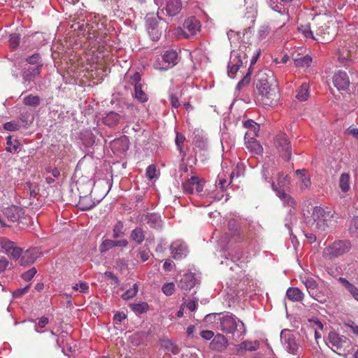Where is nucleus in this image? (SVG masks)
<instances>
[{
  "label": "nucleus",
  "mask_w": 358,
  "mask_h": 358,
  "mask_svg": "<svg viewBox=\"0 0 358 358\" xmlns=\"http://www.w3.org/2000/svg\"><path fill=\"white\" fill-rule=\"evenodd\" d=\"M123 229H124L123 222H122L120 221L117 222L113 227V237L114 238H119V237L123 236L124 234Z\"/></svg>",
  "instance_id": "09e8293b"
},
{
  "label": "nucleus",
  "mask_w": 358,
  "mask_h": 358,
  "mask_svg": "<svg viewBox=\"0 0 358 358\" xmlns=\"http://www.w3.org/2000/svg\"><path fill=\"white\" fill-rule=\"evenodd\" d=\"M351 249V243L348 240H338L324 248L322 256L327 259H334L348 253Z\"/></svg>",
  "instance_id": "7ed1b4c3"
},
{
  "label": "nucleus",
  "mask_w": 358,
  "mask_h": 358,
  "mask_svg": "<svg viewBox=\"0 0 358 358\" xmlns=\"http://www.w3.org/2000/svg\"><path fill=\"white\" fill-rule=\"evenodd\" d=\"M96 186L94 185L89 195L80 196L78 206L82 210H89L99 203L106 195L108 191L104 190L101 195L94 200V196L96 194Z\"/></svg>",
  "instance_id": "6e6552de"
},
{
  "label": "nucleus",
  "mask_w": 358,
  "mask_h": 358,
  "mask_svg": "<svg viewBox=\"0 0 358 358\" xmlns=\"http://www.w3.org/2000/svg\"><path fill=\"white\" fill-rule=\"evenodd\" d=\"M138 291V285L136 284H134L132 288L127 290L125 292L122 294V298L125 301L132 299L136 295Z\"/></svg>",
  "instance_id": "49530a36"
},
{
  "label": "nucleus",
  "mask_w": 358,
  "mask_h": 358,
  "mask_svg": "<svg viewBox=\"0 0 358 358\" xmlns=\"http://www.w3.org/2000/svg\"><path fill=\"white\" fill-rule=\"evenodd\" d=\"M184 29L178 28L176 34L183 38H189L195 35L200 29V22L194 17L187 18L183 24Z\"/></svg>",
  "instance_id": "1a4fd4ad"
},
{
  "label": "nucleus",
  "mask_w": 358,
  "mask_h": 358,
  "mask_svg": "<svg viewBox=\"0 0 358 358\" xmlns=\"http://www.w3.org/2000/svg\"><path fill=\"white\" fill-rule=\"evenodd\" d=\"M338 282L350 293V294L358 301V287L350 282L346 278L340 277Z\"/></svg>",
  "instance_id": "cd10ccee"
},
{
  "label": "nucleus",
  "mask_w": 358,
  "mask_h": 358,
  "mask_svg": "<svg viewBox=\"0 0 358 358\" xmlns=\"http://www.w3.org/2000/svg\"><path fill=\"white\" fill-rule=\"evenodd\" d=\"M287 349L290 353L293 355L296 354L298 350V345L293 337H288L287 341Z\"/></svg>",
  "instance_id": "8fccbe9b"
},
{
  "label": "nucleus",
  "mask_w": 358,
  "mask_h": 358,
  "mask_svg": "<svg viewBox=\"0 0 358 358\" xmlns=\"http://www.w3.org/2000/svg\"><path fill=\"white\" fill-rule=\"evenodd\" d=\"M29 288V285H27L24 288L17 289L13 292V295L15 298H20L27 292Z\"/></svg>",
  "instance_id": "774afa93"
},
{
  "label": "nucleus",
  "mask_w": 358,
  "mask_h": 358,
  "mask_svg": "<svg viewBox=\"0 0 358 358\" xmlns=\"http://www.w3.org/2000/svg\"><path fill=\"white\" fill-rule=\"evenodd\" d=\"M178 57V52L176 50H166L162 56L164 64L161 66L159 63H155L154 67L156 69L166 71L177 64Z\"/></svg>",
  "instance_id": "f8f14e48"
},
{
  "label": "nucleus",
  "mask_w": 358,
  "mask_h": 358,
  "mask_svg": "<svg viewBox=\"0 0 358 358\" xmlns=\"http://www.w3.org/2000/svg\"><path fill=\"white\" fill-rule=\"evenodd\" d=\"M196 278L192 273L184 274L178 282V287L185 291L190 290L195 286Z\"/></svg>",
  "instance_id": "aec40b11"
},
{
  "label": "nucleus",
  "mask_w": 358,
  "mask_h": 358,
  "mask_svg": "<svg viewBox=\"0 0 358 358\" xmlns=\"http://www.w3.org/2000/svg\"><path fill=\"white\" fill-rule=\"evenodd\" d=\"M8 254H10L14 259H19L20 257H22V249L15 245L13 249H12Z\"/></svg>",
  "instance_id": "0e129e2a"
},
{
  "label": "nucleus",
  "mask_w": 358,
  "mask_h": 358,
  "mask_svg": "<svg viewBox=\"0 0 358 358\" xmlns=\"http://www.w3.org/2000/svg\"><path fill=\"white\" fill-rule=\"evenodd\" d=\"M73 289L76 291H79L81 293H87L89 292V286L87 282H80L76 284Z\"/></svg>",
  "instance_id": "052dcab7"
},
{
  "label": "nucleus",
  "mask_w": 358,
  "mask_h": 358,
  "mask_svg": "<svg viewBox=\"0 0 358 358\" xmlns=\"http://www.w3.org/2000/svg\"><path fill=\"white\" fill-rule=\"evenodd\" d=\"M48 323L49 319L47 317H41L38 319V321L35 326V331L38 333H42L40 329L44 328Z\"/></svg>",
  "instance_id": "864d4df0"
},
{
  "label": "nucleus",
  "mask_w": 358,
  "mask_h": 358,
  "mask_svg": "<svg viewBox=\"0 0 358 358\" xmlns=\"http://www.w3.org/2000/svg\"><path fill=\"white\" fill-rule=\"evenodd\" d=\"M259 100L264 106H273L276 105L279 100V92L278 85H271V87L258 92Z\"/></svg>",
  "instance_id": "9d476101"
},
{
  "label": "nucleus",
  "mask_w": 358,
  "mask_h": 358,
  "mask_svg": "<svg viewBox=\"0 0 358 358\" xmlns=\"http://www.w3.org/2000/svg\"><path fill=\"white\" fill-rule=\"evenodd\" d=\"M278 189L285 190V188L289 185V180L287 175L283 173H278L277 178V184H275Z\"/></svg>",
  "instance_id": "a19ab883"
},
{
  "label": "nucleus",
  "mask_w": 358,
  "mask_h": 358,
  "mask_svg": "<svg viewBox=\"0 0 358 358\" xmlns=\"http://www.w3.org/2000/svg\"><path fill=\"white\" fill-rule=\"evenodd\" d=\"M229 345L227 338L222 334H216L210 343V348L212 350L223 352Z\"/></svg>",
  "instance_id": "dca6fc26"
},
{
  "label": "nucleus",
  "mask_w": 358,
  "mask_h": 358,
  "mask_svg": "<svg viewBox=\"0 0 358 358\" xmlns=\"http://www.w3.org/2000/svg\"><path fill=\"white\" fill-rule=\"evenodd\" d=\"M243 124L244 127L248 129L245 134L246 139L252 136H258V133L260 129L259 124L256 123L252 120H248L245 121Z\"/></svg>",
  "instance_id": "393cba45"
},
{
  "label": "nucleus",
  "mask_w": 358,
  "mask_h": 358,
  "mask_svg": "<svg viewBox=\"0 0 358 358\" xmlns=\"http://www.w3.org/2000/svg\"><path fill=\"white\" fill-rule=\"evenodd\" d=\"M146 27L148 32L152 41H158L162 35V30L159 28L158 22L155 17H148L146 19Z\"/></svg>",
  "instance_id": "2eb2a0df"
},
{
  "label": "nucleus",
  "mask_w": 358,
  "mask_h": 358,
  "mask_svg": "<svg viewBox=\"0 0 358 358\" xmlns=\"http://www.w3.org/2000/svg\"><path fill=\"white\" fill-rule=\"evenodd\" d=\"M274 145L280 155L285 160H289L292 156V148L289 141L284 133H280L274 138Z\"/></svg>",
  "instance_id": "0eeeda50"
},
{
  "label": "nucleus",
  "mask_w": 358,
  "mask_h": 358,
  "mask_svg": "<svg viewBox=\"0 0 358 358\" xmlns=\"http://www.w3.org/2000/svg\"><path fill=\"white\" fill-rule=\"evenodd\" d=\"M182 8L180 0H168L166 10L169 15L175 16L178 14Z\"/></svg>",
  "instance_id": "b1692460"
},
{
  "label": "nucleus",
  "mask_w": 358,
  "mask_h": 358,
  "mask_svg": "<svg viewBox=\"0 0 358 358\" xmlns=\"http://www.w3.org/2000/svg\"><path fill=\"white\" fill-rule=\"evenodd\" d=\"M258 348V343L257 342L252 341H243L237 348V352L239 354H243L246 351H255Z\"/></svg>",
  "instance_id": "c85d7f7f"
},
{
  "label": "nucleus",
  "mask_w": 358,
  "mask_h": 358,
  "mask_svg": "<svg viewBox=\"0 0 358 358\" xmlns=\"http://www.w3.org/2000/svg\"><path fill=\"white\" fill-rule=\"evenodd\" d=\"M315 41L322 43H327L332 40L336 35V27L334 23L328 22L322 23L315 20Z\"/></svg>",
  "instance_id": "20e7f679"
},
{
  "label": "nucleus",
  "mask_w": 358,
  "mask_h": 358,
  "mask_svg": "<svg viewBox=\"0 0 358 358\" xmlns=\"http://www.w3.org/2000/svg\"><path fill=\"white\" fill-rule=\"evenodd\" d=\"M36 258V250L35 249H29L22 254L20 263L21 265L32 264L35 262Z\"/></svg>",
  "instance_id": "a878e982"
},
{
  "label": "nucleus",
  "mask_w": 358,
  "mask_h": 358,
  "mask_svg": "<svg viewBox=\"0 0 358 358\" xmlns=\"http://www.w3.org/2000/svg\"><path fill=\"white\" fill-rule=\"evenodd\" d=\"M250 75L251 73L250 71L246 73V75L240 80L237 85V90H241L245 87L248 86L250 82Z\"/></svg>",
  "instance_id": "3c124183"
},
{
  "label": "nucleus",
  "mask_w": 358,
  "mask_h": 358,
  "mask_svg": "<svg viewBox=\"0 0 358 358\" xmlns=\"http://www.w3.org/2000/svg\"><path fill=\"white\" fill-rule=\"evenodd\" d=\"M308 89V84L306 83H303L299 87V89L296 90V99L300 101H306L309 96Z\"/></svg>",
  "instance_id": "473e14b6"
},
{
  "label": "nucleus",
  "mask_w": 358,
  "mask_h": 358,
  "mask_svg": "<svg viewBox=\"0 0 358 358\" xmlns=\"http://www.w3.org/2000/svg\"><path fill=\"white\" fill-rule=\"evenodd\" d=\"M271 85H278L273 73L268 69L260 71L257 75L256 87L258 92H264V90H266L269 87L271 88Z\"/></svg>",
  "instance_id": "423d86ee"
},
{
  "label": "nucleus",
  "mask_w": 358,
  "mask_h": 358,
  "mask_svg": "<svg viewBox=\"0 0 358 358\" xmlns=\"http://www.w3.org/2000/svg\"><path fill=\"white\" fill-rule=\"evenodd\" d=\"M24 193L29 195V199H34L38 194V189L36 185L27 182L24 185Z\"/></svg>",
  "instance_id": "4c0bfd02"
},
{
  "label": "nucleus",
  "mask_w": 358,
  "mask_h": 358,
  "mask_svg": "<svg viewBox=\"0 0 358 358\" xmlns=\"http://www.w3.org/2000/svg\"><path fill=\"white\" fill-rule=\"evenodd\" d=\"M243 61L241 59V55L236 56V58L231 60L228 64V74L233 78L243 64Z\"/></svg>",
  "instance_id": "bb28decb"
},
{
  "label": "nucleus",
  "mask_w": 358,
  "mask_h": 358,
  "mask_svg": "<svg viewBox=\"0 0 358 358\" xmlns=\"http://www.w3.org/2000/svg\"><path fill=\"white\" fill-rule=\"evenodd\" d=\"M350 175L348 173H343L340 176L339 179V187L343 192H347L350 189Z\"/></svg>",
  "instance_id": "58836bf2"
},
{
  "label": "nucleus",
  "mask_w": 358,
  "mask_h": 358,
  "mask_svg": "<svg viewBox=\"0 0 358 358\" xmlns=\"http://www.w3.org/2000/svg\"><path fill=\"white\" fill-rule=\"evenodd\" d=\"M36 268L33 267L31 269L24 272L22 274L21 277L23 280H24L26 281H29L34 278V276L36 275Z\"/></svg>",
  "instance_id": "680f3d73"
},
{
  "label": "nucleus",
  "mask_w": 358,
  "mask_h": 358,
  "mask_svg": "<svg viewBox=\"0 0 358 358\" xmlns=\"http://www.w3.org/2000/svg\"><path fill=\"white\" fill-rule=\"evenodd\" d=\"M145 232L141 227H136L131 232L130 237L136 244L141 245L145 240Z\"/></svg>",
  "instance_id": "7c9ffc66"
},
{
  "label": "nucleus",
  "mask_w": 358,
  "mask_h": 358,
  "mask_svg": "<svg viewBox=\"0 0 358 358\" xmlns=\"http://www.w3.org/2000/svg\"><path fill=\"white\" fill-rule=\"evenodd\" d=\"M132 310L137 314L145 313L148 310V304L145 302L141 303H134L130 305Z\"/></svg>",
  "instance_id": "c03bdc74"
},
{
  "label": "nucleus",
  "mask_w": 358,
  "mask_h": 358,
  "mask_svg": "<svg viewBox=\"0 0 358 358\" xmlns=\"http://www.w3.org/2000/svg\"><path fill=\"white\" fill-rule=\"evenodd\" d=\"M327 341L331 345V349L339 355H342L350 346V341L345 336L331 331L328 334Z\"/></svg>",
  "instance_id": "39448f33"
},
{
  "label": "nucleus",
  "mask_w": 358,
  "mask_h": 358,
  "mask_svg": "<svg viewBox=\"0 0 358 358\" xmlns=\"http://www.w3.org/2000/svg\"><path fill=\"white\" fill-rule=\"evenodd\" d=\"M114 247L113 240L105 239L99 245V251L101 253H105Z\"/></svg>",
  "instance_id": "a18cd8bd"
},
{
  "label": "nucleus",
  "mask_w": 358,
  "mask_h": 358,
  "mask_svg": "<svg viewBox=\"0 0 358 358\" xmlns=\"http://www.w3.org/2000/svg\"><path fill=\"white\" fill-rule=\"evenodd\" d=\"M306 208L307 209H303V216L312 230L318 233L326 231L329 227V222L334 217V213L328 208L315 206L310 208L312 213L309 216L310 206H308Z\"/></svg>",
  "instance_id": "f257e3e1"
},
{
  "label": "nucleus",
  "mask_w": 358,
  "mask_h": 358,
  "mask_svg": "<svg viewBox=\"0 0 358 358\" xmlns=\"http://www.w3.org/2000/svg\"><path fill=\"white\" fill-rule=\"evenodd\" d=\"M296 173L300 176V180L301 182V189L308 188L310 186V178L309 176L306 174V171L305 169H297L296 171Z\"/></svg>",
  "instance_id": "f704fd0d"
},
{
  "label": "nucleus",
  "mask_w": 358,
  "mask_h": 358,
  "mask_svg": "<svg viewBox=\"0 0 358 358\" xmlns=\"http://www.w3.org/2000/svg\"><path fill=\"white\" fill-rule=\"evenodd\" d=\"M50 342L51 343L52 348L54 349L58 350L59 348V338L53 332L50 331Z\"/></svg>",
  "instance_id": "e2e57ef3"
},
{
  "label": "nucleus",
  "mask_w": 358,
  "mask_h": 358,
  "mask_svg": "<svg viewBox=\"0 0 358 358\" xmlns=\"http://www.w3.org/2000/svg\"><path fill=\"white\" fill-rule=\"evenodd\" d=\"M271 187L273 190L275 192L276 195L283 203L285 206L290 207L295 209L297 205L296 200L289 194L286 193L285 190L278 189L275 182H272Z\"/></svg>",
  "instance_id": "ddd939ff"
},
{
  "label": "nucleus",
  "mask_w": 358,
  "mask_h": 358,
  "mask_svg": "<svg viewBox=\"0 0 358 358\" xmlns=\"http://www.w3.org/2000/svg\"><path fill=\"white\" fill-rule=\"evenodd\" d=\"M293 59L295 66L299 68L308 67L312 62V58L309 55L295 57Z\"/></svg>",
  "instance_id": "c9c22d12"
},
{
  "label": "nucleus",
  "mask_w": 358,
  "mask_h": 358,
  "mask_svg": "<svg viewBox=\"0 0 358 358\" xmlns=\"http://www.w3.org/2000/svg\"><path fill=\"white\" fill-rule=\"evenodd\" d=\"M161 346L166 350L167 353L176 355L180 351L178 347L169 339L162 340Z\"/></svg>",
  "instance_id": "72a5a7b5"
},
{
  "label": "nucleus",
  "mask_w": 358,
  "mask_h": 358,
  "mask_svg": "<svg viewBox=\"0 0 358 358\" xmlns=\"http://www.w3.org/2000/svg\"><path fill=\"white\" fill-rule=\"evenodd\" d=\"M220 329L227 334L241 338L246 334L244 323L232 313H227L220 318Z\"/></svg>",
  "instance_id": "f03ea898"
},
{
  "label": "nucleus",
  "mask_w": 358,
  "mask_h": 358,
  "mask_svg": "<svg viewBox=\"0 0 358 358\" xmlns=\"http://www.w3.org/2000/svg\"><path fill=\"white\" fill-rule=\"evenodd\" d=\"M298 29L306 38H309L315 41V33L312 30L309 24H301Z\"/></svg>",
  "instance_id": "ea45409f"
},
{
  "label": "nucleus",
  "mask_w": 358,
  "mask_h": 358,
  "mask_svg": "<svg viewBox=\"0 0 358 358\" xmlns=\"http://www.w3.org/2000/svg\"><path fill=\"white\" fill-rule=\"evenodd\" d=\"M10 46L12 49H15L20 44V36L17 34H12L9 38Z\"/></svg>",
  "instance_id": "4d7b16f0"
},
{
  "label": "nucleus",
  "mask_w": 358,
  "mask_h": 358,
  "mask_svg": "<svg viewBox=\"0 0 358 358\" xmlns=\"http://www.w3.org/2000/svg\"><path fill=\"white\" fill-rule=\"evenodd\" d=\"M252 136L248 138H245V144L248 150L255 155H259L262 152L263 148L261 144Z\"/></svg>",
  "instance_id": "412c9836"
},
{
  "label": "nucleus",
  "mask_w": 358,
  "mask_h": 358,
  "mask_svg": "<svg viewBox=\"0 0 358 358\" xmlns=\"http://www.w3.org/2000/svg\"><path fill=\"white\" fill-rule=\"evenodd\" d=\"M26 61L30 64H43L41 57L38 53H34L32 55L28 57Z\"/></svg>",
  "instance_id": "603ef678"
},
{
  "label": "nucleus",
  "mask_w": 358,
  "mask_h": 358,
  "mask_svg": "<svg viewBox=\"0 0 358 358\" xmlns=\"http://www.w3.org/2000/svg\"><path fill=\"white\" fill-rule=\"evenodd\" d=\"M286 295L292 301H301L303 299V294L298 287H289Z\"/></svg>",
  "instance_id": "c756f323"
},
{
  "label": "nucleus",
  "mask_w": 358,
  "mask_h": 358,
  "mask_svg": "<svg viewBox=\"0 0 358 358\" xmlns=\"http://www.w3.org/2000/svg\"><path fill=\"white\" fill-rule=\"evenodd\" d=\"M334 86L338 90H346L350 84L349 78L344 71H339L335 73L333 78Z\"/></svg>",
  "instance_id": "f3484780"
},
{
  "label": "nucleus",
  "mask_w": 358,
  "mask_h": 358,
  "mask_svg": "<svg viewBox=\"0 0 358 358\" xmlns=\"http://www.w3.org/2000/svg\"><path fill=\"white\" fill-rule=\"evenodd\" d=\"M41 103V99L38 96H34L30 94L24 98V103L26 106H36Z\"/></svg>",
  "instance_id": "37998d69"
},
{
  "label": "nucleus",
  "mask_w": 358,
  "mask_h": 358,
  "mask_svg": "<svg viewBox=\"0 0 358 358\" xmlns=\"http://www.w3.org/2000/svg\"><path fill=\"white\" fill-rule=\"evenodd\" d=\"M141 221L152 229H157L162 227L161 215L157 213H147L143 215L141 217Z\"/></svg>",
  "instance_id": "4468645a"
},
{
  "label": "nucleus",
  "mask_w": 358,
  "mask_h": 358,
  "mask_svg": "<svg viewBox=\"0 0 358 358\" xmlns=\"http://www.w3.org/2000/svg\"><path fill=\"white\" fill-rule=\"evenodd\" d=\"M20 120L24 123L25 126L29 125L34 120V117L31 113L24 112L20 114Z\"/></svg>",
  "instance_id": "5fc2aeb1"
},
{
  "label": "nucleus",
  "mask_w": 358,
  "mask_h": 358,
  "mask_svg": "<svg viewBox=\"0 0 358 358\" xmlns=\"http://www.w3.org/2000/svg\"><path fill=\"white\" fill-rule=\"evenodd\" d=\"M156 166L154 164L149 165L146 169V176L149 180H152L155 178Z\"/></svg>",
  "instance_id": "69168bd1"
},
{
  "label": "nucleus",
  "mask_w": 358,
  "mask_h": 358,
  "mask_svg": "<svg viewBox=\"0 0 358 358\" xmlns=\"http://www.w3.org/2000/svg\"><path fill=\"white\" fill-rule=\"evenodd\" d=\"M0 245L7 253H8L12 249H13L15 243L6 238H0Z\"/></svg>",
  "instance_id": "de8ad7c7"
},
{
  "label": "nucleus",
  "mask_w": 358,
  "mask_h": 358,
  "mask_svg": "<svg viewBox=\"0 0 358 358\" xmlns=\"http://www.w3.org/2000/svg\"><path fill=\"white\" fill-rule=\"evenodd\" d=\"M134 97L141 103L148 101V96L143 90V85H137L134 87Z\"/></svg>",
  "instance_id": "79ce46f5"
},
{
  "label": "nucleus",
  "mask_w": 358,
  "mask_h": 358,
  "mask_svg": "<svg viewBox=\"0 0 358 358\" xmlns=\"http://www.w3.org/2000/svg\"><path fill=\"white\" fill-rule=\"evenodd\" d=\"M43 65V64H39L35 68L24 69L22 71L23 79L27 82L33 80L36 76L40 75Z\"/></svg>",
  "instance_id": "5701e85b"
},
{
  "label": "nucleus",
  "mask_w": 358,
  "mask_h": 358,
  "mask_svg": "<svg viewBox=\"0 0 358 358\" xmlns=\"http://www.w3.org/2000/svg\"><path fill=\"white\" fill-rule=\"evenodd\" d=\"M120 119V116L119 114L115 112H110L103 117V122L104 124L113 127L118 124Z\"/></svg>",
  "instance_id": "2f4dec72"
},
{
  "label": "nucleus",
  "mask_w": 358,
  "mask_h": 358,
  "mask_svg": "<svg viewBox=\"0 0 358 358\" xmlns=\"http://www.w3.org/2000/svg\"><path fill=\"white\" fill-rule=\"evenodd\" d=\"M171 255L175 259H181L187 255V248L183 244L174 243L171 245Z\"/></svg>",
  "instance_id": "4be33fe9"
},
{
  "label": "nucleus",
  "mask_w": 358,
  "mask_h": 358,
  "mask_svg": "<svg viewBox=\"0 0 358 358\" xmlns=\"http://www.w3.org/2000/svg\"><path fill=\"white\" fill-rule=\"evenodd\" d=\"M185 140V137L182 134H181L180 132H176V144L180 153L182 152V148H183Z\"/></svg>",
  "instance_id": "6e6d98bb"
},
{
  "label": "nucleus",
  "mask_w": 358,
  "mask_h": 358,
  "mask_svg": "<svg viewBox=\"0 0 358 358\" xmlns=\"http://www.w3.org/2000/svg\"><path fill=\"white\" fill-rule=\"evenodd\" d=\"M3 128L9 131H17L20 129V124L15 121L8 122L4 124Z\"/></svg>",
  "instance_id": "13d9d810"
},
{
  "label": "nucleus",
  "mask_w": 358,
  "mask_h": 358,
  "mask_svg": "<svg viewBox=\"0 0 358 358\" xmlns=\"http://www.w3.org/2000/svg\"><path fill=\"white\" fill-rule=\"evenodd\" d=\"M355 50L356 47L352 41L341 42L338 48V61L343 65H347L351 62L352 53Z\"/></svg>",
  "instance_id": "9b49d317"
},
{
  "label": "nucleus",
  "mask_w": 358,
  "mask_h": 358,
  "mask_svg": "<svg viewBox=\"0 0 358 358\" xmlns=\"http://www.w3.org/2000/svg\"><path fill=\"white\" fill-rule=\"evenodd\" d=\"M141 79V76L140 73L136 72L132 76L130 77L129 83L136 87L137 85H141L142 84L140 83Z\"/></svg>",
  "instance_id": "338daca9"
},
{
  "label": "nucleus",
  "mask_w": 358,
  "mask_h": 358,
  "mask_svg": "<svg viewBox=\"0 0 358 358\" xmlns=\"http://www.w3.org/2000/svg\"><path fill=\"white\" fill-rule=\"evenodd\" d=\"M302 282L306 286L308 294L317 301L321 303L325 301V299H320V296L317 294V282L312 278H307L302 280Z\"/></svg>",
  "instance_id": "a211bd4d"
},
{
  "label": "nucleus",
  "mask_w": 358,
  "mask_h": 358,
  "mask_svg": "<svg viewBox=\"0 0 358 358\" xmlns=\"http://www.w3.org/2000/svg\"><path fill=\"white\" fill-rule=\"evenodd\" d=\"M196 182L197 176H192L189 179L187 180L182 185L183 192L187 194H192L194 193V187Z\"/></svg>",
  "instance_id": "e433bc0d"
},
{
  "label": "nucleus",
  "mask_w": 358,
  "mask_h": 358,
  "mask_svg": "<svg viewBox=\"0 0 358 358\" xmlns=\"http://www.w3.org/2000/svg\"><path fill=\"white\" fill-rule=\"evenodd\" d=\"M3 215L9 221L15 222L21 218L23 215V210L19 206H11L5 209Z\"/></svg>",
  "instance_id": "6ab92c4d"
},
{
  "label": "nucleus",
  "mask_w": 358,
  "mask_h": 358,
  "mask_svg": "<svg viewBox=\"0 0 358 358\" xmlns=\"http://www.w3.org/2000/svg\"><path fill=\"white\" fill-rule=\"evenodd\" d=\"M162 291L166 296H171L175 291V285L173 282L165 283L162 286Z\"/></svg>",
  "instance_id": "bf43d9fd"
}]
</instances>
